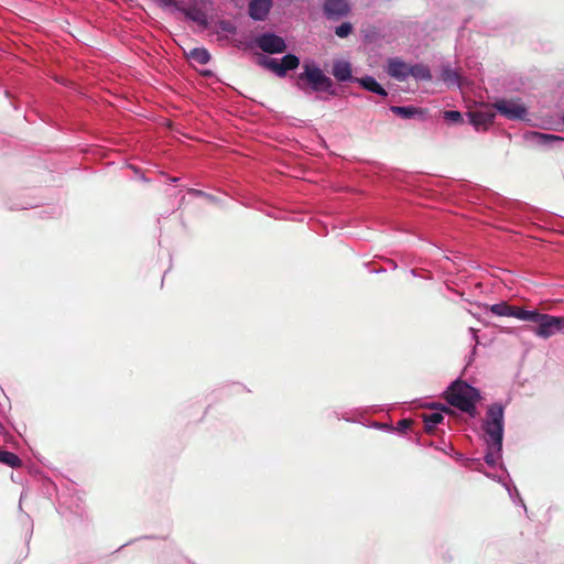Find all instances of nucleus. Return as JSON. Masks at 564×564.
I'll return each mask as SVG.
<instances>
[{
	"label": "nucleus",
	"instance_id": "f257e3e1",
	"mask_svg": "<svg viewBox=\"0 0 564 564\" xmlns=\"http://www.w3.org/2000/svg\"><path fill=\"white\" fill-rule=\"evenodd\" d=\"M484 429L487 444L485 460L488 465L495 466L501 456L502 449L503 408L501 404L494 403L488 408Z\"/></svg>",
	"mask_w": 564,
	"mask_h": 564
},
{
	"label": "nucleus",
	"instance_id": "f03ea898",
	"mask_svg": "<svg viewBox=\"0 0 564 564\" xmlns=\"http://www.w3.org/2000/svg\"><path fill=\"white\" fill-rule=\"evenodd\" d=\"M479 399V391L462 380L453 382L446 391L447 402L471 416L476 413V403Z\"/></svg>",
	"mask_w": 564,
	"mask_h": 564
},
{
	"label": "nucleus",
	"instance_id": "7ed1b4c3",
	"mask_svg": "<svg viewBox=\"0 0 564 564\" xmlns=\"http://www.w3.org/2000/svg\"><path fill=\"white\" fill-rule=\"evenodd\" d=\"M296 86L303 91H306L308 87L316 93L327 91L330 95H336L333 88V80L313 63H305L303 65V72L297 75Z\"/></svg>",
	"mask_w": 564,
	"mask_h": 564
},
{
	"label": "nucleus",
	"instance_id": "20e7f679",
	"mask_svg": "<svg viewBox=\"0 0 564 564\" xmlns=\"http://www.w3.org/2000/svg\"><path fill=\"white\" fill-rule=\"evenodd\" d=\"M259 65L273 72L276 76L283 78L289 70H294L300 66V58L294 54H286L280 61L276 58L261 55L258 61Z\"/></svg>",
	"mask_w": 564,
	"mask_h": 564
},
{
	"label": "nucleus",
	"instance_id": "39448f33",
	"mask_svg": "<svg viewBox=\"0 0 564 564\" xmlns=\"http://www.w3.org/2000/svg\"><path fill=\"white\" fill-rule=\"evenodd\" d=\"M535 323L538 326L533 329V333L542 338H549L564 330V316H553L540 313Z\"/></svg>",
	"mask_w": 564,
	"mask_h": 564
},
{
	"label": "nucleus",
	"instance_id": "423d86ee",
	"mask_svg": "<svg viewBox=\"0 0 564 564\" xmlns=\"http://www.w3.org/2000/svg\"><path fill=\"white\" fill-rule=\"evenodd\" d=\"M492 107L497 109V111L510 120H521L524 119L528 110L524 105L520 104L519 100L514 99H500L497 100Z\"/></svg>",
	"mask_w": 564,
	"mask_h": 564
},
{
	"label": "nucleus",
	"instance_id": "0eeeda50",
	"mask_svg": "<svg viewBox=\"0 0 564 564\" xmlns=\"http://www.w3.org/2000/svg\"><path fill=\"white\" fill-rule=\"evenodd\" d=\"M259 48L269 54H279L286 51L285 41L273 33H264L256 39Z\"/></svg>",
	"mask_w": 564,
	"mask_h": 564
},
{
	"label": "nucleus",
	"instance_id": "6e6552de",
	"mask_svg": "<svg viewBox=\"0 0 564 564\" xmlns=\"http://www.w3.org/2000/svg\"><path fill=\"white\" fill-rule=\"evenodd\" d=\"M350 6L348 0H325L324 12L327 18H339L348 14Z\"/></svg>",
	"mask_w": 564,
	"mask_h": 564
},
{
	"label": "nucleus",
	"instance_id": "1a4fd4ad",
	"mask_svg": "<svg viewBox=\"0 0 564 564\" xmlns=\"http://www.w3.org/2000/svg\"><path fill=\"white\" fill-rule=\"evenodd\" d=\"M470 123L476 130H487L494 123L495 113L491 111H471L468 113Z\"/></svg>",
	"mask_w": 564,
	"mask_h": 564
},
{
	"label": "nucleus",
	"instance_id": "9d476101",
	"mask_svg": "<svg viewBox=\"0 0 564 564\" xmlns=\"http://www.w3.org/2000/svg\"><path fill=\"white\" fill-rule=\"evenodd\" d=\"M271 0H252L249 3V15L257 21H262L271 9Z\"/></svg>",
	"mask_w": 564,
	"mask_h": 564
},
{
	"label": "nucleus",
	"instance_id": "9b49d317",
	"mask_svg": "<svg viewBox=\"0 0 564 564\" xmlns=\"http://www.w3.org/2000/svg\"><path fill=\"white\" fill-rule=\"evenodd\" d=\"M410 66L404 62L394 58L390 59L388 64V74L399 80H403L409 76Z\"/></svg>",
	"mask_w": 564,
	"mask_h": 564
},
{
	"label": "nucleus",
	"instance_id": "f8f14e48",
	"mask_svg": "<svg viewBox=\"0 0 564 564\" xmlns=\"http://www.w3.org/2000/svg\"><path fill=\"white\" fill-rule=\"evenodd\" d=\"M334 77L338 82H347L351 79V65L346 61H336L332 70Z\"/></svg>",
	"mask_w": 564,
	"mask_h": 564
},
{
	"label": "nucleus",
	"instance_id": "ddd939ff",
	"mask_svg": "<svg viewBox=\"0 0 564 564\" xmlns=\"http://www.w3.org/2000/svg\"><path fill=\"white\" fill-rule=\"evenodd\" d=\"M358 83L367 90L376 93L380 96L386 97L388 93L386 89L371 76H366L358 79Z\"/></svg>",
	"mask_w": 564,
	"mask_h": 564
},
{
	"label": "nucleus",
	"instance_id": "4468645a",
	"mask_svg": "<svg viewBox=\"0 0 564 564\" xmlns=\"http://www.w3.org/2000/svg\"><path fill=\"white\" fill-rule=\"evenodd\" d=\"M424 422V430L427 433H432L434 427L444 420V416L441 412H432L422 414Z\"/></svg>",
	"mask_w": 564,
	"mask_h": 564
},
{
	"label": "nucleus",
	"instance_id": "2eb2a0df",
	"mask_svg": "<svg viewBox=\"0 0 564 564\" xmlns=\"http://www.w3.org/2000/svg\"><path fill=\"white\" fill-rule=\"evenodd\" d=\"M409 75L413 76L416 79L421 80H431L432 74L427 66L422 64H415L410 66Z\"/></svg>",
	"mask_w": 564,
	"mask_h": 564
},
{
	"label": "nucleus",
	"instance_id": "dca6fc26",
	"mask_svg": "<svg viewBox=\"0 0 564 564\" xmlns=\"http://www.w3.org/2000/svg\"><path fill=\"white\" fill-rule=\"evenodd\" d=\"M540 313L538 311H525L523 308L514 306L512 317H516L521 321H538Z\"/></svg>",
	"mask_w": 564,
	"mask_h": 564
},
{
	"label": "nucleus",
	"instance_id": "f3484780",
	"mask_svg": "<svg viewBox=\"0 0 564 564\" xmlns=\"http://www.w3.org/2000/svg\"><path fill=\"white\" fill-rule=\"evenodd\" d=\"M188 56H189V58H192L193 61H195L196 63H198L200 65H205L210 61V54L205 48H199V47L193 48L189 52Z\"/></svg>",
	"mask_w": 564,
	"mask_h": 564
},
{
	"label": "nucleus",
	"instance_id": "a211bd4d",
	"mask_svg": "<svg viewBox=\"0 0 564 564\" xmlns=\"http://www.w3.org/2000/svg\"><path fill=\"white\" fill-rule=\"evenodd\" d=\"M390 110L394 115L402 117L404 119L412 118L414 115L422 112L421 110H419L415 107H402V106H391Z\"/></svg>",
	"mask_w": 564,
	"mask_h": 564
},
{
	"label": "nucleus",
	"instance_id": "6ab92c4d",
	"mask_svg": "<svg viewBox=\"0 0 564 564\" xmlns=\"http://www.w3.org/2000/svg\"><path fill=\"white\" fill-rule=\"evenodd\" d=\"M0 462L10 466V467H19L21 466V459L18 455L7 451H0Z\"/></svg>",
	"mask_w": 564,
	"mask_h": 564
},
{
	"label": "nucleus",
	"instance_id": "aec40b11",
	"mask_svg": "<svg viewBox=\"0 0 564 564\" xmlns=\"http://www.w3.org/2000/svg\"><path fill=\"white\" fill-rule=\"evenodd\" d=\"M514 306L501 302L491 306L490 311L498 316H510L512 317Z\"/></svg>",
	"mask_w": 564,
	"mask_h": 564
},
{
	"label": "nucleus",
	"instance_id": "412c9836",
	"mask_svg": "<svg viewBox=\"0 0 564 564\" xmlns=\"http://www.w3.org/2000/svg\"><path fill=\"white\" fill-rule=\"evenodd\" d=\"M217 28L221 32L235 34L237 32V26L229 20H220L217 22Z\"/></svg>",
	"mask_w": 564,
	"mask_h": 564
},
{
	"label": "nucleus",
	"instance_id": "4be33fe9",
	"mask_svg": "<svg viewBox=\"0 0 564 564\" xmlns=\"http://www.w3.org/2000/svg\"><path fill=\"white\" fill-rule=\"evenodd\" d=\"M351 32H352V25L349 22L341 23L335 30V34L341 39L348 36Z\"/></svg>",
	"mask_w": 564,
	"mask_h": 564
},
{
	"label": "nucleus",
	"instance_id": "5701e85b",
	"mask_svg": "<svg viewBox=\"0 0 564 564\" xmlns=\"http://www.w3.org/2000/svg\"><path fill=\"white\" fill-rule=\"evenodd\" d=\"M458 78H459L458 74L455 70H453V69L446 68L442 73V79L445 83L456 84V83H458Z\"/></svg>",
	"mask_w": 564,
	"mask_h": 564
},
{
	"label": "nucleus",
	"instance_id": "b1692460",
	"mask_svg": "<svg viewBox=\"0 0 564 564\" xmlns=\"http://www.w3.org/2000/svg\"><path fill=\"white\" fill-rule=\"evenodd\" d=\"M444 119L454 123H459L463 121V116L457 110H447L444 112Z\"/></svg>",
	"mask_w": 564,
	"mask_h": 564
},
{
	"label": "nucleus",
	"instance_id": "393cba45",
	"mask_svg": "<svg viewBox=\"0 0 564 564\" xmlns=\"http://www.w3.org/2000/svg\"><path fill=\"white\" fill-rule=\"evenodd\" d=\"M183 12L185 15L193 21L202 22V17L204 15L199 10H186L184 9Z\"/></svg>",
	"mask_w": 564,
	"mask_h": 564
},
{
	"label": "nucleus",
	"instance_id": "a878e982",
	"mask_svg": "<svg viewBox=\"0 0 564 564\" xmlns=\"http://www.w3.org/2000/svg\"><path fill=\"white\" fill-rule=\"evenodd\" d=\"M413 424V421L410 420V419H403V420H400L398 422V430L400 431H406L408 429H410Z\"/></svg>",
	"mask_w": 564,
	"mask_h": 564
},
{
	"label": "nucleus",
	"instance_id": "bb28decb",
	"mask_svg": "<svg viewBox=\"0 0 564 564\" xmlns=\"http://www.w3.org/2000/svg\"><path fill=\"white\" fill-rule=\"evenodd\" d=\"M161 4L165 6V7H170V6H174L175 4V0H158Z\"/></svg>",
	"mask_w": 564,
	"mask_h": 564
},
{
	"label": "nucleus",
	"instance_id": "cd10ccee",
	"mask_svg": "<svg viewBox=\"0 0 564 564\" xmlns=\"http://www.w3.org/2000/svg\"><path fill=\"white\" fill-rule=\"evenodd\" d=\"M539 137L541 139H544V140H555V139H558L557 137H555L553 134H539Z\"/></svg>",
	"mask_w": 564,
	"mask_h": 564
},
{
	"label": "nucleus",
	"instance_id": "c85d7f7f",
	"mask_svg": "<svg viewBox=\"0 0 564 564\" xmlns=\"http://www.w3.org/2000/svg\"><path fill=\"white\" fill-rule=\"evenodd\" d=\"M193 193H194L195 195L206 196V194H205L204 192L198 191V189H194V191H193Z\"/></svg>",
	"mask_w": 564,
	"mask_h": 564
}]
</instances>
